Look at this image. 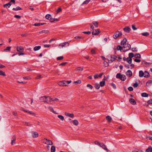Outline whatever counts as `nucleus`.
Listing matches in <instances>:
<instances>
[{
  "instance_id": "obj_5",
  "label": "nucleus",
  "mask_w": 152,
  "mask_h": 152,
  "mask_svg": "<svg viewBox=\"0 0 152 152\" xmlns=\"http://www.w3.org/2000/svg\"><path fill=\"white\" fill-rule=\"evenodd\" d=\"M123 30L125 32L127 33H129L131 30L129 26L125 27Z\"/></svg>"
},
{
  "instance_id": "obj_44",
  "label": "nucleus",
  "mask_w": 152,
  "mask_h": 152,
  "mask_svg": "<svg viewBox=\"0 0 152 152\" xmlns=\"http://www.w3.org/2000/svg\"><path fill=\"white\" fill-rule=\"evenodd\" d=\"M0 75H2L4 77L6 76L5 73L1 70H0Z\"/></svg>"
},
{
  "instance_id": "obj_33",
  "label": "nucleus",
  "mask_w": 152,
  "mask_h": 152,
  "mask_svg": "<svg viewBox=\"0 0 152 152\" xmlns=\"http://www.w3.org/2000/svg\"><path fill=\"white\" fill-rule=\"evenodd\" d=\"M148 94L146 93H143L141 94V96L144 97H147Z\"/></svg>"
},
{
  "instance_id": "obj_59",
  "label": "nucleus",
  "mask_w": 152,
  "mask_h": 152,
  "mask_svg": "<svg viewBox=\"0 0 152 152\" xmlns=\"http://www.w3.org/2000/svg\"><path fill=\"white\" fill-rule=\"evenodd\" d=\"M128 90L129 91H132L133 90V88L132 87H129L128 88Z\"/></svg>"
},
{
  "instance_id": "obj_20",
  "label": "nucleus",
  "mask_w": 152,
  "mask_h": 152,
  "mask_svg": "<svg viewBox=\"0 0 152 152\" xmlns=\"http://www.w3.org/2000/svg\"><path fill=\"white\" fill-rule=\"evenodd\" d=\"M72 122L74 125L77 126L79 124L78 121L77 120H73L71 121V123Z\"/></svg>"
},
{
  "instance_id": "obj_46",
  "label": "nucleus",
  "mask_w": 152,
  "mask_h": 152,
  "mask_svg": "<svg viewBox=\"0 0 152 152\" xmlns=\"http://www.w3.org/2000/svg\"><path fill=\"white\" fill-rule=\"evenodd\" d=\"M91 53L92 54H96V52L94 49H92L91 50Z\"/></svg>"
},
{
  "instance_id": "obj_31",
  "label": "nucleus",
  "mask_w": 152,
  "mask_h": 152,
  "mask_svg": "<svg viewBox=\"0 0 152 152\" xmlns=\"http://www.w3.org/2000/svg\"><path fill=\"white\" fill-rule=\"evenodd\" d=\"M51 152H55L56 151V147L54 146H53L50 148Z\"/></svg>"
},
{
  "instance_id": "obj_43",
  "label": "nucleus",
  "mask_w": 152,
  "mask_h": 152,
  "mask_svg": "<svg viewBox=\"0 0 152 152\" xmlns=\"http://www.w3.org/2000/svg\"><path fill=\"white\" fill-rule=\"evenodd\" d=\"M45 97H46V98H47V99H46V100H47V102H50L51 101V98H50V97L45 96Z\"/></svg>"
},
{
  "instance_id": "obj_13",
  "label": "nucleus",
  "mask_w": 152,
  "mask_h": 152,
  "mask_svg": "<svg viewBox=\"0 0 152 152\" xmlns=\"http://www.w3.org/2000/svg\"><path fill=\"white\" fill-rule=\"evenodd\" d=\"M132 72L130 70H128L126 73V75L129 77H130L132 75Z\"/></svg>"
},
{
  "instance_id": "obj_60",
  "label": "nucleus",
  "mask_w": 152,
  "mask_h": 152,
  "mask_svg": "<svg viewBox=\"0 0 152 152\" xmlns=\"http://www.w3.org/2000/svg\"><path fill=\"white\" fill-rule=\"evenodd\" d=\"M132 28L134 30L137 29V28L135 27V26L134 25H132Z\"/></svg>"
},
{
  "instance_id": "obj_63",
  "label": "nucleus",
  "mask_w": 152,
  "mask_h": 152,
  "mask_svg": "<svg viewBox=\"0 0 152 152\" xmlns=\"http://www.w3.org/2000/svg\"><path fill=\"white\" fill-rule=\"evenodd\" d=\"M23 78L25 80H28L30 79V77H23Z\"/></svg>"
},
{
  "instance_id": "obj_57",
  "label": "nucleus",
  "mask_w": 152,
  "mask_h": 152,
  "mask_svg": "<svg viewBox=\"0 0 152 152\" xmlns=\"http://www.w3.org/2000/svg\"><path fill=\"white\" fill-rule=\"evenodd\" d=\"M87 87L89 88L91 90L93 88L92 86L90 84H88L87 85Z\"/></svg>"
},
{
  "instance_id": "obj_19",
  "label": "nucleus",
  "mask_w": 152,
  "mask_h": 152,
  "mask_svg": "<svg viewBox=\"0 0 152 152\" xmlns=\"http://www.w3.org/2000/svg\"><path fill=\"white\" fill-rule=\"evenodd\" d=\"M106 119L107 120V121L109 123L111 122L112 118L110 116H107L106 117Z\"/></svg>"
},
{
  "instance_id": "obj_11",
  "label": "nucleus",
  "mask_w": 152,
  "mask_h": 152,
  "mask_svg": "<svg viewBox=\"0 0 152 152\" xmlns=\"http://www.w3.org/2000/svg\"><path fill=\"white\" fill-rule=\"evenodd\" d=\"M129 102L132 105H135L136 104V101L132 98H130L129 99Z\"/></svg>"
},
{
  "instance_id": "obj_3",
  "label": "nucleus",
  "mask_w": 152,
  "mask_h": 152,
  "mask_svg": "<svg viewBox=\"0 0 152 152\" xmlns=\"http://www.w3.org/2000/svg\"><path fill=\"white\" fill-rule=\"evenodd\" d=\"M100 33V31L99 29H97L95 30H93L92 32V35H96Z\"/></svg>"
},
{
  "instance_id": "obj_24",
  "label": "nucleus",
  "mask_w": 152,
  "mask_h": 152,
  "mask_svg": "<svg viewBox=\"0 0 152 152\" xmlns=\"http://www.w3.org/2000/svg\"><path fill=\"white\" fill-rule=\"evenodd\" d=\"M116 49H117V50H120L121 51L122 50H123V47H121L119 45H118L116 47Z\"/></svg>"
},
{
  "instance_id": "obj_8",
  "label": "nucleus",
  "mask_w": 152,
  "mask_h": 152,
  "mask_svg": "<svg viewBox=\"0 0 152 152\" xmlns=\"http://www.w3.org/2000/svg\"><path fill=\"white\" fill-rule=\"evenodd\" d=\"M44 140H45L47 141L45 143L46 144L50 145H53V142L50 140L48 139L47 138H44Z\"/></svg>"
},
{
  "instance_id": "obj_32",
  "label": "nucleus",
  "mask_w": 152,
  "mask_h": 152,
  "mask_svg": "<svg viewBox=\"0 0 152 152\" xmlns=\"http://www.w3.org/2000/svg\"><path fill=\"white\" fill-rule=\"evenodd\" d=\"M141 34L143 36L148 37L149 35V34L148 32H145L141 33Z\"/></svg>"
},
{
  "instance_id": "obj_34",
  "label": "nucleus",
  "mask_w": 152,
  "mask_h": 152,
  "mask_svg": "<svg viewBox=\"0 0 152 152\" xmlns=\"http://www.w3.org/2000/svg\"><path fill=\"white\" fill-rule=\"evenodd\" d=\"M105 84V82L104 81H101L100 83V85L101 87L104 86Z\"/></svg>"
},
{
  "instance_id": "obj_23",
  "label": "nucleus",
  "mask_w": 152,
  "mask_h": 152,
  "mask_svg": "<svg viewBox=\"0 0 152 152\" xmlns=\"http://www.w3.org/2000/svg\"><path fill=\"white\" fill-rule=\"evenodd\" d=\"M134 54L132 53H129V57L130 59L131 60H132V58L134 56Z\"/></svg>"
},
{
  "instance_id": "obj_22",
  "label": "nucleus",
  "mask_w": 152,
  "mask_h": 152,
  "mask_svg": "<svg viewBox=\"0 0 152 152\" xmlns=\"http://www.w3.org/2000/svg\"><path fill=\"white\" fill-rule=\"evenodd\" d=\"M146 152H152V148L151 146H149L146 150Z\"/></svg>"
},
{
  "instance_id": "obj_18",
  "label": "nucleus",
  "mask_w": 152,
  "mask_h": 152,
  "mask_svg": "<svg viewBox=\"0 0 152 152\" xmlns=\"http://www.w3.org/2000/svg\"><path fill=\"white\" fill-rule=\"evenodd\" d=\"M17 50L18 52H20L23 50V48L22 46L17 47Z\"/></svg>"
},
{
  "instance_id": "obj_45",
  "label": "nucleus",
  "mask_w": 152,
  "mask_h": 152,
  "mask_svg": "<svg viewBox=\"0 0 152 152\" xmlns=\"http://www.w3.org/2000/svg\"><path fill=\"white\" fill-rule=\"evenodd\" d=\"M58 117L60 118L61 120L62 121H63L64 120V118L62 115H58Z\"/></svg>"
},
{
  "instance_id": "obj_49",
  "label": "nucleus",
  "mask_w": 152,
  "mask_h": 152,
  "mask_svg": "<svg viewBox=\"0 0 152 152\" xmlns=\"http://www.w3.org/2000/svg\"><path fill=\"white\" fill-rule=\"evenodd\" d=\"M83 69L81 67H78L77 68V71H83Z\"/></svg>"
},
{
  "instance_id": "obj_53",
  "label": "nucleus",
  "mask_w": 152,
  "mask_h": 152,
  "mask_svg": "<svg viewBox=\"0 0 152 152\" xmlns=\"http://www.w3.org/2000/svg\"><path fill=\"white\" fill-rule=\"evenodd\" d=\"M74 83L80 84L81 83V81L80 80H78L77 81H74Z\"/></svg>"
},
{
  "instance_id": "obj_28",
  "label": "nucleus",
  "mask_w": 152,
  "mask_h": 152,
  "mask_svg": "<svg viewBox=\"0 0 152 152\" xmlns=\"http://www.w3.org/2000/svg\"><path fill=\"white\" fill-rule=\"evenodd\" d=\"M144 73L148 74V75H145L144 77H145L148 78L150 77V75L148 72L147 71H145L144 72Z\"/></svg>"
},
{
  "instance_id": "obj_2",
  "label": "nucleus",
  "mask_w": 152,
  "mask_h": 152,
  "mask_svg": "<svg viewBox=\"0 0 152 152\" xmlns=\"http://www.w3.org/2000/svg\"><path fill=\"white\" fill-rule=\"evenodd\" d=\"M122 35V33L118 31H116L113 35V38L116 39L118 37H121Z\"/></svg>"
},
{
  "instance_id": "obj_17",
  "label": "nucleus",
  "mask_w": 152,
  "mask_h": 152,
  "mask_svg": "<svg viewBox=\"0 0 152 152\" xmlns=\"http://www.w3.org/2000/svg\"><path fill=\"white\" fill-rule=\"evenodd\" d=\"M144 73L143 72L142 70H140L139 72V76L140 77H142L144 76Z\"/></svg>"
},
{
  "instance_id": "obj_52",
  "label": "nucleus",
  "mask_w": 152,
  "mask_h": 152,
  "mask_svg": "<svg viewBox=\"0 0 152 152\" xmlns=\"http://www.w3.org/2000/svg\"><path fill=\"white\" fill-rule=\"evenodd\" d=\"M94 143L95 144L98 145L99 146H100V144L101 143H100L97 141H95Z\"/></svg>"
},
{
  "instance_id": "obj_7",
  "label": "nucleus",
  "mask_w": 152,
  "mask_h": 152,
  "mask_svg": "<svg viewBox=\"0 0 152 152\" xmlns=\"http://www.w3.org/2000/svg\"><path fill=\"white\" fill-rule=\"evenodd\" d=\"M110 56L111 59H110L111 61L112 62L113 61L115 60V59H116V58L117 57L115 55H109V56Z\"/></svg>"
},
{
  "instance_id": "obj_61",
  "label": "nucleus",
  "mask_w": 152,
  "mask_h": 152,
  "mask_svg": "<svg viewBox=\"0 0 152 152\" xmlns=\"http://www.w3.org/2000/svg\"><path fill=\"white\" fill-rule=\"evenodd\" d=\"M147 103L149 104H152V99H151L148 101Z\"/></svg>"
},
{
  "instance_id": "obj_30",
  "label": "nucleus",
  "mask_w": 152,
  "mask_h": 152,
  "mask_svg": "<svg viewBox=\"0 0 152 152\" xmlns=\"http://www.w3.org/2000/svg\"><path fill=\"white\" fill-rule=\"evenodd\" d=\"M41 48V46H35L34 48V51H37L39 50Z\"/></svg>"
},
{
  "instance_id": "obj_62",
  "label": "nucleus",
  "mask_w": 152,
  "mask_h": 152,
  "mask_svg": "<svg viewBox=\"0 0 152 152\" xmlns=\"http://www.w3.org/2000/svg\"><path fill=\"white\" fill-rule=\"evenodd\" d=\"M54 73H55L58 74L59 72V71L58 69H57L55 70L54 71Z\"/></svg>"
},
{
  "instance_id": "obj_58",
  "label": "nucleus",
  "mask_w": 152,
  "mask_h": 152,
  "mask_svg": "<svg viewBox=\"0 0 152 152\" xmlns=\"http://www.w3.org/2000/svg\"><path fill=\"white\" fill-rule=\"evenodd\" d=\"M9 5L10 4L8 3L6 4H4L3 6L4 7H6L7 6H8V7L9 8L10 7V6H9Z\"/></svg>"
},
{
  "instance_id": "obj_35",
  "label": "nucleus",
  "mask_w": 152,
  "mask_h": 152,
  "mask_svg": "<svg viewBox=\"0 0 152 152\" xmlns=\"http://www.w3.org/2000/svg\"><path fill=\"white\" fill-rule=\"evenodd\" d=\"M126 61L129 64H131L132 63V61L129 57L126 58Z\"/></svg>"
},
{
  "instance_id": "obj_6",
  "label": "nucleus",
  "mask_w": 152,
  "mask_h": 152,
  "mask_svg": "<svg viewBox=\"0 0 152 152\" xmlns=\"http://www.w3.org/2000/svg\"><path fill=\"white\" fill-rule=\"evenodd\" d=\"M31 133H32V136L34 138H36L38 137L39 134L37 132H31Z\"/></svg>"
},
{
  "instance_id": "obj_12",
  "label": "nucleus",
  "mask_w": 152,
  "mask_h": 152,
  "mask_svg": "<svg viewBox=\"0 0 152 152\" xmlns=\"http://www.w3.org/2000/svg\"><path fill=\"white\" fill-rule=\"evenodd\" d=\"M46 97H45V96H42L39 99L41 102H47V100H46Z\"/></svg>"
},
{
  "instance_id": "obj_37",
  "label": "nucleus",
  "mask_w": 152,
  "mask_h": 152,
  "mask_svg": "<svg viewBox=\"0 0 152 152\" xmlns=\"http://www.w3.org/2000/svg\"><path fill=\"white\" fill-rule=\"evenodd\" d=\"M152 83V80H150L148 81L146 83V85L147 86H150V85H149V84H151Z\"/></svg>"
},
{
  "instance_id": "obj_40",
  "label": "nucleus",
  "mask_w": 152,
  "mask_h": 152,
  "mask_svg": "<svg viewBox=\"0 0 152 152\" xmlns=\"http://www.w3.org/2000/svg\"><path fill=\"white\" fill-rule=\"evenodd\" d=\"M91 0H86L83 2L82 4V5L83 4H87Z\"/></svg>"
},
{
  "instance_id": "obj_16",
  "label": "nucleus",
  "mask_w": 152,
  "mask_h": 152,
  "mask_svg": "<svg viewBox=\"0 0 152 152\" xmlns=\"http://www.w3.org/2000/svg\"><path fill=\"white\" fill-rule=\"evenodd\" d=\"M127 41V39L126 38H124L121 42V45H124L125 44Z\"/></svg>"
},
{
  "instance_id": "obj_47",
  "label": "nucleus",
  "mask_w": 152,
  "mask_h": 152,
  "mask_svg": "<svg viewBox=\"0 0 152 152\" xmlns=\"http://www.w3.org/2000/svg\"><path fill=\"white\" fill-rule=\"evenodd\" d=\"M64 58V57L63 56H61L58 57L57 58V60H60L63 59Z\"/></svg>"
},
{
  "instance_id": "obj_26",
  "label": "nucleus",
  "mask_w": 152,
  "mask_h": 152,
  "mask_svg": "<svg viewBox=\"0 0 152 152\" xmlns=\"http://www.w3.org/2000/svg\"><path fill=\"white\" fill-rule=\"evenodd\" d=\"M126 79V76L124 75H122V76L121 77L120 79L122 81H124Z\"/></svg>"
},
{
  "instance_id": "obj_39",
  "label": "nucleus",
  "mask_w": 152,
  "mask_h": 152,
  "mask_svg": "<svg viewBox=\"0 0 152 152\" xmlns=\"http://www.w3.org/2000/svg\"><path fill=\"white\" fill-rule=\"evenodd\" d=\"M134 56L136 58H141V55L139 53H136L135 55Z\"/></svg>"
},
{
  "instance_id": "obj_48",
  "label": "nucleus",
  "mask_w": 152,
  "mask_h": 152,
  "mask_svg": "<svg viewBox=\"0 0 152 152\" xmlns=\"http://www.w3.org/2000/svg\"><path fill=\"white\" fill-rule=\"evenodd\" d=\"M59 20V18H52V20L50 21V22L51 23H53L56 20V21H58Z\"/></svg>"
},
{
  "instance_id": "obj_64",
  "label": "nucleus",
  "mask_w": 152,
  "mask_h": 152,
  "mask_svg": "<svg viewBox=\"0 0 152 152\" xmlns=\"http://www.w3.org/2000/svg\"><path fill=\"white\" fill-rule=\"evenodd\" d=\"M134 61L136 62L139 63L140 62L141 60L139 59H135L134 60Z\"/></svg>"
},
{
  "instance_id": "obj_25",
  "label": "nucleus",
  "mask_w": 152,
  "mask_h": 152,
  "mask_svg": "<svg viewBox=\"0 0 152 152\" xmlns=\"http://www.w3.org/2000/svg\"><path fill=\"white\" fill-rule=\"evenodd\" d=\"M92 23L95 27L97 28L98 27V23L96 21H94L92 22Z\"/></svg>"
},
{
  "instance_id": "obj_27",
  "label": "nucleus",
  "mask_w": 152,
  "mask_h": 152,
  "mask_svg": "<svg viewBox=\"0 0 152 152\" xmlns=\"http://www.w3.org/2000/svg\"><path fill=\"white\" fill-rule=\"evenodd\" d=\"M12 10H13L18 11L19 10H22V9L20 7L18 6L16 8H13Z\"/></svg>"
},
{
  "instance_id": "obj_36",
  "label": "nucleus",
  "mask_w": 152,
  "mask_h": 152,
  "mask_svg": "<svg viewBox=\"0 0 152 152\" xmlns=\"http://www.w3.org/2000/svg\"><path fill=\"white\" fill-rule=\"evenodd\" d=\"M122 76V75H121V74L120 73H118L116 75V77L117 78H119L120 79L121 77Z\"/></svg>"
},
{
  "instance_id": "obj_51",
  "label": "nucleus",
  "mask_w": 152,
  "mask_h": 152,
  "mask_svg": "<svg viewBox=\"0 0 152 152\" xmlns=\"http://www.w3.org/2000/svg\"><path fill=\"white\" fill-rule=\"evenodd\" d=\"M74 38H75L76 39H83L84 37H82V36H77V37H74Z\"/></svg>"
},
{
  "instance_id": "obj_15",
  "label": "nucleus",
  "mask_w": 152,
  "mask_h": 152,
  "mask_svg": "<svg viewBox=\"0 0 152 152\" xmlns=\"http://www.w3.org/2000/svg\"><path fill=\"white\" fill-rule=\"evenodd\" d=\"M66 44H68V45H69V42H64L60 44L59 45V46H61V47H63L65 46L66 45Z\"/></svg>"
},
{
  "instance_id": "obj_56",
  "label": "nucleus",
  "mask_w": 152,
  "mask_h": 152,
  "mask_svg": "<svg viewBox=\"0 0 152 152\" xmlns=\"http://www.w3.org/2000/svg\"><path fill=\"white\" fill-rule=\"evenodd\" d=\"M83 33L84 34H91V32L90 31H83Z\"/></svg>"
},
{
  "instance_id": "obj_41",
  "label": "nucleus",
  "mask_w": 152,
  "mask_h": 152,
  "mask_svg": "<svg viewBox=\"0 0 152 152\" xmlns=\"http://www.w3.org/2000/svg\"><path fill=\"white\" fill-rule=\"evenodd\" d=\"M48 109L49 110L53 112V113H56L54 111L53 109V108L52 107H48Z\"/></svg>"
},
{
  "instance_id": "obj_1",
  "label": "nucleus",
  "mask_w": 152,
  "mask_h": 152,
  "mask_svg": "<svg viewBox=\"0 0 152 152\" xmlns=\"http://www.w3.org/2000/svg\"><path fill=\"white\" fill-rule=\"evenodd\" d=\"M131 45L128 43H126L125 44L123 47V48H124L123 50V52H125L129 50L131 48Z\"/></svg>"
},
{
  "instance_id": "obj_55",
  "label": "nucleus",
  "mask_w": 152,
  "mask_h": 152,
  "mask_svg": "<svg viewBox=\"0 0 152 152\" xmlns=\"http://www.w3.org/2000/svg\"><path fill=\"white\" fill-rule=\"evenodd\" d=\"M138 86V84L137 82H136L134 84L133 86L134 88H136Z\"/></svg>"
},
{
  "instance_id": "obj_38",
  "label": "nucleus",
  "mask_w": 152,
  "mask_h": 152,
  "mask_svg": "<svg viewBox=\"0 0 152 152\" xmlns=\"http://www.w3.org/2000/svg\"><path fill=\"white\" fill-rule=\"evenodd\" d=\"M94 87L96 89H98L100 88V85L98 83H96L95 84Z\"/></svg>"
},
{
  "instance_id": "obj_14",
  "label": "nucleus",
  "mask_w": 152,
  "mask_h": 152,
  "mask_svg": "<svg viewBox=\"0 0 152 152\" xmlns=\"http://www.w3.org/2000/svg\"><path fill=\"white\" fill-rule=\"evenodd\" d=\"M45 18L47 19L50 20V21L52 20L53 18H52L51 15L49 14H47L45 16Z\"/></svg>"
},
{
  "instance_id": "obj_29",
  "label": "nucleus",
  "mask_w": 152,
  "mask_h": 152,
  "mask_svg": "<svg viewBox=\"0 0 152 152\" xmlns=\"http://www.w3.org/2000/svg\"><path fill=\"white\" fill-rule=\"evenodd\" d=\"M11 48V47H10V46L7 47L6 48L4 49V51H6V52L8 51H10V49Z\"/></svg>"
},
{
  "instance_id": "obj_50",
  "label": "nucleus",
  "mask_w": 152,
  "mask_h": 152,
  "mask_svg": "<svg viewBox=\"0 0 152 152\" xmlns=\"http://www.w3.org/2000/svg\"><path fill=\"white\" fill-rule=\"evenodd\" d=\"M27 113H28L29 114L32 115L34 116H35L36 115L35 113L32 111H28Z\"/></svg>"
},
{
  "instance_id": "obj_54",
  "label": "nucleus",
  "mask_w": 152,
  "mask_h": 152,
  "mask_svg": "<svg viewBox=\"0 0 152 152\" xmlns=\"http://www.w3.org/2000/svg\"><path fill=\"white\" fill-rule=\"evenodd\" d=\"M58 100V99L56 98H51V101H57Z\"/></svg>"
},
{
  "instance_id": "obj_10",
  "label": "nucleus",
  "mask_w": 152,
  "mask_h": 152,
  "mask_svg": "<svg viewBox=\"0 0 152 152\" xmlns=\"http://www.w3.org/2000/svg\"><path fill=\"white\" fill-rule=\"evenodd\" d=\"M65 115L71 118H73L74 117V115L73 113H68L65 112Z\"/></svg>"
},
{
  "instance_id": "obj_9",
  "label": "nucleus",
  "mask_w": 152,
  "mask_h": 152,
  "mask_svg": "<svg viewBox=\"0 0 152 152\" xmlns=\"http://www.w3.org/2000/svg\"><path fill=\"white\" fill-rule=\"evenodd\" d=\"M99 146L106 151H109L108 150L107 148L105 145L104 144L101 143Z\"/></svg>"
},
{
  "instance_id": "obj_42",
  "label": "nucleus",
  "mask_w": 152,
  "mask_h": 152,
  "mask_svg": "<svg viewBox=\"0 0 152 152\" xmlns=\"http://www.w3.org/2000/svg\"><path fill=\"white\" fill-rule=\"evenodd\" d=\"M49 32V31L48 30H42L41 31H40L39 33L40 34H42V33H45L46 34H47Z\"/></svg>"
},
{
  "instance_id": "obj_21",
  "label": "nucleus",
  "mask_w": 152,
  "mask_h": 152,
  "mask_svg": "<svg viewBox=\"0 0 152 152\" xmlns=\"http://www.w3.org/2000/svg\"><path fill=\"white\" fill-rule=\"evenodd\" d=\"M46 24V23H35L34 25H33V26H39L41 25H45Z\"/></svg>"
},
{
  "instance_id": "obj_4",
  "label": "nucleus",
  "mask_w": 152,
  "mask_h": 152,
  "mask_svg": "<svg viewBox=\"0 0 152 152\" xmlns=\"http://www.w3.org/2000/svg\"><path fill=\"white\" fill-rule=\"evenodd\" d=\"M66 83V81H61L59 83L58 85L60 86H67Z\"/></svg>"
}]
</instances>
